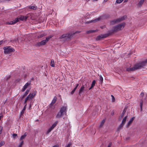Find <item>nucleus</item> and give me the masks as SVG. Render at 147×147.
Here are the masks:
<instances>
[{
    "mask_svg": "<svg viewBox=\"0 0 147 147\" xmlns=\"http://www.w3.org/2000/svg\"><path fill=\"white\" fill-rule=\"evenodd\" d=\"M126 18V16H124L120 18H118L117 19L114 20L112 21L111 22V25H113L115 24L116 23L120 22L122 21L125 19Z\"/></svg>",
    "mask_w": 147,
    "mask_h": 147,
    "instance_id": "423d86ee",
    "label": "nucleus"
},
{
    "mask_svg": "<svg viewBox=\"0 0 147 147\" xmlns=\"http://www.w3.org/2000/svg\"><path fill=\"white\" fill-rule=\"evenodd\" d=\"M96 82V81L95 80H94L92 82V84H91V86L89 89V90H91V89H92L94 87V86L95 85Z\"/></svg>",
    "mask_w": 147,
    "mask_h": 147,
    "instance_id": "f3484780",
    "label": "nucleus"
},
{
    "mask_svg": "<svg viewBox=\"0 0 147 147\" xmlns=\"http://www.w3.org/2000/svg\"><path fill=\"white\" fill-rule=\"evenodd\" d=\"M3 41H0V45H1L3 43Z\"/></svg>",
    "mask_w": 147,
    "mask_h": 147,
    "instance_id": "09e8293b",
    "label": "nucleus"
},
{
    "mask_svg": "<svg viewBox=\"0 0 147 147\" xmlns=\"http://www.w3.org/2000/svg\"><path fill=\"white\" fill-rule=\"evenodd\" d=\"M100 80L101 81V82H102L103 81V78L102 77V76H100Z\"/></svg>",
    "mask_w": 147,
    "mask_h": 147,
    "instance_id": "58836bf2",
    "label": "nucleus"
},
{
    "mask_svg": "<svg viewBox=\"0 0 147 147\" xmlns=\"http://www.w3.org/2000/svg\"><path fill=\"white\" fill-rule=\"evenodd\" d=\"M112 143L111 142H110L108 144V146L107 147H111V146Z\"/></svg>",
    "mask_w": 147,
    "mask_h": 147,
    "instance_id": "a19ab883",
    "label": "nucleus"
},
{
    "mask_svg": "<svg viewBox=\"0 0 147 147\" xmlns=\"http://www.w3.org/2000/svg\"><path fill=\"white\" fill-rule=\"evenodd\" d=\"M72 144V143L71 142H69L68 144L66 146H65V147H70Z\"/></svg>",
    "mask_w": 147,
    "mask_h": 147,
    "instance_id": "473e14b6",
    "label": "nucleus"
},
{
    "mask_svg": "<svg viewBox=\"0 0 147 147\" xmlns=\"http://www.w3.org/2000/svg\"><path fill=\"white\" fill-rule=\"evenodd\" d=\"M67 107H63L61 108L59 112L56 115L57 118L60 119L66 113L67 111Z\"/></svg>",
    "mask_w": 147,
    "mask_h": 147,
    "instance_id": "f03ea898",
    "label": "nucleus"
},
{
    "mask_svg": "<svg viewBox=\"0 0 147 147\" xmlns=\"http://www.w3.org/2000/svg\"><path fill=\"white\" fill-rule=\"evenodd\" d=\"M27 135V134L26 133H25L24 135H22L21 137L20 138V140L21 141H22L23 139L25 138Z\"/></svg>",
    "mask_w": 147,
    "mask_h": 147,
    "instance_id": "a211bd4d",
    "label": "nucleus"
},
{
    "mask_svg": "<svg viewBox=\"0 0 147 147\" xmlns=\"http://www.w3.org/2000/svg\"><path fill=\"white\" fill-rule=\"evenodd\" d=\"M36 91L33 92L32 94L30 93L29 95L27 96L29 99H31L33 98L36 95Z\"/></svg>",
    "mask_w": 147,
    "mask_h": 147,
    "instance_id": "9b49d317",
    "label": "nucleus"
},
{
    "mask_svg": "<svg viewBox=\"0 0 147 147\" xmlns=\"http://www.w3.org/2000/svg\"><path fill=\"white\" fill-rule=\"evenodd\" d=\"M26 96H24V94L22 96V98L23 99V98Z\"/></svg>",
    "mask_w": 147,
    "mask_h": 147,
    "instance_id": "8fccbe9b",
    "label": "nucleus"
},
{
    "mask_svg": "<svg viewBox=\"0 0 147 147\" xmlns=\"http://www.w3.org/2000/svg\"><path fill=\"white\" fill-rule=\"evenodd\" d=\"M107 36L108 35L107 34L101 35L100 36H98L97 37V38H96V40H100L102 38L107 37Z\"/></svg>",
    "mask_w": 147,
    "mask_h": 147,
    "instance_id": "4468645a",
    "label": "nucleus"
},
{
    "mask_svg": "<svg viewBox=\"0 0 147 147\" xmlns=\"http://www.w3.org/2000/svg\"><path fill=\"white\" fill-rule=\"evenodd\" d=\"M27 17L26 16H21L19 18H17L14 21H11L10 22H7V24L9 25L13 24L19 21L20 20H24L27 19Z\"/></svg>",
    "mask_w": 147,
    "mask_h": 147,
    "instance_id": "7ed1b4c3",
    "label": "nucleus"
},
{
    "mask_svg": "<svg viewBox=\"0 0 147 147\" xmlns=\"http://www.w3.org/2000/svg\"><path fill=\"white\" fill-rule=\"evenodd\" d=\"M128 0H124V3H125L127 2Z\"/></svg>",
    "mask_w": 147,
    "mask_h": 147,
    "instance_id": "3c124183",
    "label": "nucleus"
},
{
    "mask_svg": "<svg viewBox=\"0 0 147 147\" xmlns=\"http://www.w3.org/2000/svg\"><path fill=\"white\" fill-rule=\"evenodd\" d=\"M74 34L71 33H67L66 34H63L60 37V39L66 38L67 40L70 39L73 36Z\"/></svg>",
    "mask_w": 147,
    "mask_h": 147,
    "instance_id": "39448f33",
    "label": "nucleus"
},
{
    "mask_svg": "<svg viewBox=\"0 0 147 147\" xmlns=\"http://www.w3.org/2000/svg\"><path fill=\"white\" fill-rule=\"evenodd\" d=\"M52 37V36H50L47 37L45 40H44L40 42L37 43L36 44V46L38 47H40L45 45Z\"/></svg>",
    "mask_w": 147,
    "mask_h": 147,
    "instance_id": "20e7f679",
    "label": "nucleus"
},
{
    "mask_svg": "<svg viewBox=\"0 0 147 147\" xmlns=\"http://www.w3.org/2000/svg\"><path fill=\"white\" fill-rule=\"evenodd\" d=\"M53 129L51 127L50 128H49L48 129V130H47V134H49V132H50L51 131V130Z\"/></svg>",
    "mask_w": 147,
    "mask_h": 147,
    "instance_id": "c756f323",
    "label": "nucleus"
},
{
    "mask_svg": "<svg viewBox=\"0 0 147 147\" xmlns=\"http://www.w3.org/2000/svg\"><path fill=\"white\" fill-rule=\"evenodd\" d=\"M26 105H25L24 108H23V109H22V111H21V115L22 114H23L24 113V111H25V109L26 108Z\"/></svg>",
    "mask_w": 147,
    "mask_h": 147,
    "instance_id": "a878e982",
    "label": "nucleus"
},
{
    "mask_svg": "<svg viewBox=\"0 0 147 147\" xmlns=\"http://www.w3.org/2000/svg\"><path fill=\"white\" fill-rule=\"evenodd\" d=\"M29 90H27L26 92H25L24 94V96H26L27 95V94L29 93Z\"/></svg>",
    "mask_w": 147,
    "mask_h": 147,
    "instance_id": "7c9ffc66",
    "label": "nucleus"
},
{
    "mask_svg": "<svg viewBox=\"0 0 147 147\" xmlns=\"http://www.w3.org/2000/svg\"><path fill=\"white\" fill-rule=\"evenodd\" d=\"M29 99L28 98V97H27L25 99V103H26V102H27V101Z\"/></svg>",
    "mask_w": 147,
    "mask_h": 147,
    "instance_id": "ea45409f",
    "label": "nucleus"
},
{
    "mask_svg": "<svg viewBox=\"0 0 147 147\" xmlns=\"http://www.w3.org/2000/svg\"><path fill=\"white\" fill-rule=\"evenodd\" d=\"M114 114V111H112L111 113V114L112 115H113Z\"/></svg>",
    "mask_w": 147,
    "mask_h": 147,
    "instance_id": "c03bdc74",
    "label": "nucleus"
},
{
    "mask_svg": "<svg viewBox=\"0 0 147 147\" xmlns=\"http://www.w3.org/2000/svg\"><path fill=\"white\" fill-rule=\"evenodd\" d=\"M96 31V30H90L88 31L87 32V33H91L92 32H94Z\"/></svg>",
    "mask_w": 147,
    "mask_h": 147,
    "instance_id": "c85d7f7f",
    "label": "nucleus"
},
{
    "mask_svg": "<svg viewBox=\"0 0 147 147\" xmlns=\"http://www.w3.org/2000/svg\"><path fill=\"white\" fill-rule=\"evenodd\" d=\"M105 122V119H103L101 122L100 125V127H102V126L104 124Z\"/></svg>",
    "mask_w": 147,
    "mask_h": 147,
    "instance_id": "393cba45",
    "label": "nucleus"
},
{
    "mask_svg": "<svg viewBox=\"0 0 147 147\" xmlns=\"http://www.w3.org/2000/svg\"><path fill=\"white\" fill-rule=\"evenodd\" d=\"M126 112V111L125 109L123 111L121 115L120 116L121 118H122L124 116V115L125 113Z\"/></svg>",
    "mask_w": 147,
    "mask_h": 147,
    "instance_id": "b1692460",
    "label": "nucleus"
},
{
    "mask_svg": "<svg viewBox=\"0 0 147 147\" xmlns=\"http://www.w3.org/2000/svg\"><path fill=\"white\" fill-rule=\"evenodd\" d=\"M77 88H76V87H75L74 89H73V90L74 91V92L76 91V89H77Z\"/></svg>",
    "mask_w": 147,
    "mask_h": 147,
    "instance_id": "49530a36",
    "label": "nucleus"
},
{
    "mask_svg": "<svg viewBox=\"0 0 147 147\" xmlns=\"http://www.w3.org/2000/svg\"><path fill=\"white\" fill-rule=\"evenodd\" d=\"M23 144V140L22 141L18 147H22V146Z\"/></svg>",
    "mask_w": 147,
    "mask_h": 147,
    "instance_id": "2f4dec72",
    "label": "nucleus"
},
{
    "mask_svg": "<svg viewBox=\"0 0 147 147\" xmlns=\"http://www.w3.org/2000/svg\"><path fill=\"white\" fill-rule=\"evenodd\" d=\"M147 63V59L142 62L136 64L133 67L127 68V71H133L136 69H140L145 66Z\"/></svg>",
    "mask_w": 147,
    "mask_h": 147,
    "instance_id": "f257e3e1",
    "label": "nucleus"
},
{
    "mask_svg": "<svg viewBox=\"0 0 147 147\" xmlns=\"http://www.w3.org/2000/svg\"><path fill=\"white\" fill-rule=\"evenodd\" d=\"M3 129V127L2 126H0V134L2 133V131Z\"/></svg>",
    "mask_w": 147,
    "mask_h": 147,
    "instance_id": "4c0bfd02",
    "label": "nucleus"
},
{
    "mask_svg": "<svg viewBox=\"0 0 147 147\" xmlns=\"http://www.w3.org/2000/svg\"><path fill=\"white\" fill-rule=\"evenodd\" d=\"M44 36V34H42L39 35V36H38L37 38H42Z\"/></svg>",
    "mask_w": 147,
    "mask_h": 147,
    "instance_id": "72a5a7b5",
    "label": "nucleus"
},
{
    "mask_svg": "<svg viewBox=\"0 0 147 147\" xmlns=\"http://www.w3.org/2000/svg\"><path fill=\"white\" fill-rule=\"evenodd\" d=\"M87 87V85L86 84L85 85H83L81 87L80 90L79 91V95H81L82 93L84 92V90H85V89H86Z\"/></svg>",
    "mask_w": 147,
    "mask_h": 147,
    "instance_id": "1a4fd4ad",
    "label": "nucleus"
},
{
    "mask_svg": "<svg viewBox=\"0 0 147 147\" xmlns=\"http://www.w3.org/2000/svg\"><path fill=\"white\" fill-rule=\"evenodd\" d=\"M5 144V142L4 141H1L0 142V147H1L3 145Z\"/></svg>",
    "mask_w": 147,
    "mask_h": 147,
    "instance_id": "bb28decb",
    "label": "nucleus"
},
{
    "mask_svg": "<svg viewBox=\"0 0 147 147\" xmlns=\"http://www.w3.org/2000/svg\"><path fill=\"white\" fill-rule=\"evenodd\" d=\"M4 49V53L5 54H8L11 52L14 51L15 50L10 47H6L3 48Z\"/></svg>",
    "mask_w": 147,
    "mask_h": 147,
    "instance_id": "6e6552de",
    "label": "nucleus"
},
{
    "mask_svg": "<svg viewBox=\"0 0 147 147\" xmlns=\"http://www.w3.org/2000/svg\"><path fill=\"white\" fill-rule=\"evenodd\" d=\"M57 98L55 97L53 100H52L51 102L50 105V107L52 108L53 105L55 104Z\"/></svg>",
    "mask_w": 147,
    "mask_h": 147,
    "instance_id": "2eb2a0df",
    "label": "nucleus"
},
{
    "mask_svg": "<svg viewBox=\"0 0 147 147\" xmlns=\"http://www.w3.org/2000/svg\"><path fill=\"white\" fill-rule=\"evenodd\" d=\"M50 65L52 67H55V62L54 60L53 59H52L51 60V61L50 63Z\"/></svg>",
    "mask_w": 147,
    "mask_h": 147,
    "instance_id": "6ab92c4d",
    "label": "nucleus"
},
{
    "mask_svg": "<svg viewBox=\"0 0 147 147\" xmlns=\"http://www.w3.org/2000/svg\"><path fill=\"white\" fill-rule=\"evenodd\" d=\"M58 123V121H55V123L53 124L51 127L53 129L56 126Z\"/></svg>",
    "mask_w": 147,
    "mask_h": 147,
    "instance_id": "4be33fe9",
    "label": "nucleus"
},
{
    "mask_svg": "<svg viewBox=\"0 0 147 147\" xmlns=\"http://www.w3.org/2000/svg\"><path fill=\"white\" fill-rule=\"evenodd\" d=\"M144 1V0H141L138 3V5L141 6L143 4Z\"/></svg>",
    "mask_w": 147,
    "mask_h": 147,
    "instance_id": "aec40b11",
    "label": "nucleus"
},
{
    "mask_svg": "<svg viewBox=\"0 0 147 147\" xmlns=\"http://www.w3.org/2000/svg\"><path fill=\"white\" fill-rule=\"evenodd\" d=\"M127 117V116H125L123 119L122 123L121 124H120V125H119V127L118 128V130H119L120 129H121L122 127L124 125V124L125 123L126 119Z\"/></svg>",
    "mask_w": 147,
    "mask_h": 147,
    "instance_id": "9d476101",
    "label": "nucleus"
},
{
    "mask_svg": "<svg viewBox=\"0 0 147 147\" xmlns=\"http://www.w3.org/2000/svg\"><path fill=\"white\" fill-rule=\"evenodd\" d=\"M59 145L58 144H56L54 145L52 147H59Z\"/></svg>",
    "mask_w": 147,
    "mask_h": 147,
    "instance_id": "37998d69",
    "label": "nucleus"
},
{
    "mask_svg": "<svg viewBox=\"0 0 147 147\" xmlns=\"http://www.w3.org/2000/svg\"><path fill=\"white\" fill-rule=\"evenodd\" d=\"M30 84L31 82H28L26 83L22 89V92H24L25 90L28 87Z\"/></svg>",
    "mask_w": 147,
    "mask_h": 147,
    "instance_id": "ddd939ff",
    "label": "nucleus"
},
{
    "mask_svg": "<svg viewBox=\"0 0 147 147\" xmlns=\"http://www.w3.org/2000/svg\"><path fill=\"white\" fill-rule=\"evenodd\" d=\"M125 25V23L120 24L113 27V30L114 31H117L122 29Z\"/></svg>",
    "mask_w": 147,
    "mask_h": 147,
    "instance_id": "0eeeda50",
    "label": "nucleus"
},
{
    "mask_svg": "<svg viewBox=\"0 0 147 147\" xmlns=\"http://www.w3.org/2000/svg\"><path fill=\"white\" fill-rule=\"evenodd\" d=\"M10 78V76H6L5 78L6 80H7L9 78Z\"/></svg>",
    "mask_w": 147,
    "mask_h": 147,
    "instance_id": "e433bc0d",
    "label": "nucleus"
},
{
    "mask_svg": "<svg viewBox=\"0 0 147 147\" xmlns=\"http://www.w3.org/2000/svg\"><path fill=\"white\" fill-rule=\"evenodd\" d=\"M107 1V0H104V1L105 2H106V1Z\"/></svg>",
    "mask_w": 147,
    "mask_h": 147,
    "instance_id": "603ef678",
    "label": "nucleus"
},
{
    "mask_svg": "<svg viewBox=\"0 0 147 147\" xmlns=\"http://www.w3.org/2000/svg\"><path fill=\"white\" fill-rule=\"evenodd\" d=\"M123 0H117L116 1V3L119 4L121 3Z\"/></svg>",
    "mask_w": 147,
    "mask_h": 147,
    "instance_id": "cd10ccee",
    "label": "nucleus"
},
{
    "mask_svg": "<svg viewBox=\"0 0 147 147\" xmlns=\"http://www.w3.org/2000/svg\"><path fill=\"white\" fill-rule=\"evenodd\" d=\"M52 108L53 109H54V107H53Z\"/></svg>",
    "mask_w": 147,
    "mask_h": 147,
    "instance_id": "864d4df0",
    "label": "nucleus"
},
{
    "mask_svg": "<svg viewBox=\"0 0 147 147\" xmlns=\"http://www.w3.org/2000/svg\"><path fill=\"white\" fill-rule=\"evenodd\" d=\"M103 17L102 16H100L99 18H96L95 20H91V21H89V22H88V23H90L92 22H94L95 23L98 21L100 20Z\"/></svg>",
    "mask_w": 147,
    "mask_h": 147,
    "instance_id": "f8f14e48",
    "label": "nucleus"
},
{
    "mask_svg": "<svg viewBox=\"0 0 147 147\" xmlns=\"http://www.w3.org/2000/svg\"><path fill=\"white\" fill-rule=\"evenodd\" d=\"M134 119V117H132L129 121V122L127 124V125L126 126L127 127H128L131 124V123L133 121Z\"/></svg>",
    "mask_w": 147,
    "mask_h": 147,
    "instance_id": "dca6fc26",
    "label": "nucleus"
},
{
    "mask_svg": "<svg viewBox=\"0 0 147 147\" xmlns=\"http://www.w3.org/2000/svg\"><path fill=\"white\" fill-rule=\"evenodd\" d=\"M74 92H74V90H72V91L71 92V94H73L74 93Z\"/></svg>",
    "mask_w": 147,
    "mask_h": 147,
    "instance_id": "a18cd8bd",
    "label": "nucleus"
},
{
    "mask_svg": "<svg viewBox=\"0 0 147 147\" xmlns=\"http://www.w3.org/2000/svg\"><path fill=\"white\" fill-rule=\"evenodd\" d=\"M140 95L142 97H143L144 96V93L143 92H141V94H140Z\"/></svg>",
    "mask_w": 147,
    "mask_h": 147,
    "instance_id": "79ce46f5",
    "label": "nucleus"
},
{
    "mask_svg": "<svg viewBox=\"0 0 147 147\" xmlns=\"http://www.w3.org/2000/svg\"><path fill=\"white\" fill-rule=\"evenodd\" d=\"M12 136L13 138H15L17 136V135L16 134H13L12 135Z\"/></svg>",
    "mask_w": 147,
    "mask_h": 147,
    "instance_id": "c9c22d12",
    "label": "nucleus"
},
{
    "mask_svg": "<svg viewBox=\"0 0 147 147\" xmlns=\"http://www.w3.org/2000/svg\"><path fill=\"white\" fill-rule=\"evenodd\" d=\"M28 8L29 9L33 10H36L37 9V7L36 6H30Z\"/></svg>",
    "mask_w": 147,
    "mask_h": 147,
    "instance_id": "412c9836",
    "label": "nucleus"
},
{
    "mask_svg": "<svg viewBox=\"0 0 147 147\" xmlns=\"http://www.w3.org/2000/svg\"><path fill=\"white\" fill-rule=\"evenodd\" d=\"M143 104V101L142 100L140 101V109H141V111H142V105Z\"/></svg>",
    "mask_w": 147,
    "mask_h": 147,
    "instance_id": "5701e85b",
    "label": "nucleus"
},
{
    "mask_svg": "<svg viewBox=\"0 0 147 147\" xmlns=\"http://www.w3.org/2000/svg\"><path fill=\"white\" fill-rule=\"evenodd\" d=\"M79 84H77L76 85V88H77L79 86Z\"/></svg>",
    "mask_w": 147,
    "mask_h": 147,
    "instance_id": "de8ad7c7",
    "label": "nucleus"
},
{
    "mask_svg": "<svg viewBox=\"0 0 147 147\" xmlns=\"http://www.w3.org/2000/svg\"><path fill=\"white\" fill-rule=\"evenodd\" d=\"M111 96L112 97V102H114L115 100V99L113 95H111Z\"/></svg>",
    "mask_w": 147,
    "mask_h": 147,
    "instance_id": "f704fd0d",
    "label": "nucleus"
}]
</instances>
